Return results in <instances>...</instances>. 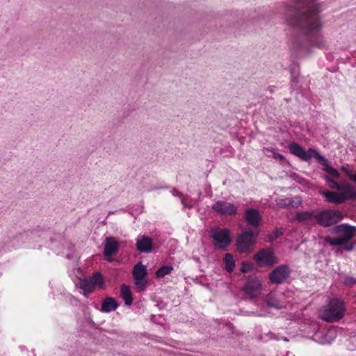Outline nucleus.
Segmentation results:
<instances>
[{"mask_svg":"<svg viewBox=\"0 0 356 356\" xmlns=\"http://www.w3.org/2000/svg\"><path fill=\"white\" fill-rule=\"evenodd\" d=\"M352 243V244H354V247H355V246H356V241H354V242H353V243Z\"/></svg>","mask_w":356,"mask_h":356,"instance_id":"obj_40","label":"nucleus"},{"mask_svg":"<svg viewBox=\"0 0 356 356\" xmlns=\"http://www.w3.org/2000/svg\"><path fill=\"white\" fill-rule=\"evenodd\" d=\"M259 233L252 231L242 232L236 240V249L240 253H248L252 251L256 243V237Z\"/></svg>","mask_w":356,"mask_h":356,"instance_id":"obj_5","label":"nucleus"},{"mask_svg":"<svg viewBox=\"0 0 356 356\" xmlns=\"http://www.w3.org/2000/svg\"><path fill=\"white\" fill-rule=\"evenodd\" d=\"M173 270V268L171 266H163L159 268L156 273L157 277H163L166 275L170 274Z\"/></svg>","mask_w":356,"mask_h":356,"instance_id":"obj_25","label":"nucleus"},{"mask_svg":"<svg viewBox=\"0 0 356 356\" xmlns=\"http://www.w3.org/2000/svg\"><path fill=\"white\" fill-rule=\"evenodd\" d=\"M350 179L356 184V173L355 175L350 176Z\"/></svg>","mask_w":356,"mask_h":356,"instance_id":"obj_35","label":"nucleus"},{"mask_svg":"<svg viewBox=\"0 0 356 356\" xmlns=\"http://www.w3.org/2000/svg\"><path fill=\"white\" fill-rule=\"evenodd\" d=\"M332 232L339 235V237L326 236L325 241L332 246L344 245L354 238L356 234V227L343 223L335 226L332 229Z\"/></svg>","mask_w":356,"mask_h":356,"instance_id":"obj_3","label":"nucleus"},{"mask_svg":"<svg viewBox=\"0 0 356 356\" xmlns=\"http://www.w3.org/2000/svg\"><path fill=\"white\" fill-rule=\"evenodd\" d=\"M136 248L140 252H150L152 250V240L147 236L139 237L136 242Z\"/></svg>","mask_w":356,"mask_h":356,"instance_id":"obj_16","label":"nucleus"},{"mask_svg":"<svg viewBox=\"0 0 356 356\" xmlns=\"http://www.w3.org/2000/svg\"><path fill=\"white\" fill-rule=\"evenodd\" d=\"M301 201L297 197L293 198L286 197L280 199L277 202V204L280 207L286 209L298 207Z\"/></svg>","mask_w":356,"mask_h":356,"instance_id":"obj_18","label":"nucleus"},{"mask_svg":"<svg viewBox=\"0 0 356 356\" xmlns=\"http://www.w3.org/2000/svg\"><path fill=\"white\" fill-rule=\"evenodd\" d=\"M104 280L102 275L99 272H95L88 280H85L84 287H81V289H91L90 288L95 287L102 288L104 286Z\"/></svg>","mask_w":356,"mask_h":356,"instance_id":"obj_12","label":"nucleus"},{"mask_svg":"<svg viewBox=\"0 0 356 356\" xmlns=\"http://www.w3.org/2000/svg\"><path fill=\"white\" fill-rule=\"evenodd\" d=\"M147 274L146 267L140 263L137 264L133 270V277L136 280L137 285L141 284L142 286H145L143 280Z\"/></svg>","mask_w":356,"mask_h":356,"instance_id":"obj_17","label":"nucleus"},{"mask_svg":"<svg viewBox=\"0 0 356 356\" xmlns=\"http://www.w3.org/2000/svg\"><path fill=\"white\" fill-rule=\"evenodd\" d=\"M248 291V292H249V294H250V295H252V293L253 292H257V291H252V290H250V291Z\"/></svg>","mask_w":356,"mask_h":356,"instance_id":"obj_39","label":"nucleus"},{"mask_svg":"<svg viewBox=\"0 0 356 356\" xmlns=\"http://www.w3.org/2000/svg\"><path fill=\"white\" fill-rule=\"evenodd\" d=\"M323 170L326 172L329 175L328 176L330 177H332L335 179H339L340 177L339 172L337 169L330 165V163H327L324 167H323Z\"/></svg>","mask_w":356,"mask_h":356,"instance_id":"obj_24","label":"nucleus"},{"mask_svg":"<svg viewBox=\"0 0 356 356\" xmlns=\"http://www.w3.org/2000/svg\"><path fill=\"white\" fill-rule=\"evenodd\" d=\"M253 259L259 267H271L278 263V259L275 256L272 248H262L253 256Z\"/></svg>","mask_w":356,"mask_h":356,"instance_id":"obj_6","label":"nucleus"},{"mask_svg":"<svg viewBox=\"0 0 356 356\" xmlns=\"http://www.w3.org/2000/svg\"><path fill=\"white\" fill-rule=\"evenodd\" d=\"M334 330H329V331L327 332V336L330 337H333V334H334Z\"/></svg>","mask_w":356,"mask_h":356,"instance_id":"obj_34","label":"nucleus"},{"mask_svg":"<svg viewBox=\"0 0 356 356\" xmlns=\"http://www.w3.org/2000/svg\"><path fill=\"white\" fill-rule=\"evenodd\" d=\"M354 244H352L351 243L349 244L347 243L344 247V250L346 252H351L354 250Z\"/></svg>","mask_w":356,"mask_h":356,"instance_id":"obj_31","label":"nucleus"},{"mask_svg":"<svg viewBox=\"0 0 356 356\" xmlns=\"http://www.w3.org/2000/svg\"><path fill=\"white\" fill-rule=\"evenodd\" d=\"M340 191H341V194H343L346 197V200L348 199L356 200V191L350 184H343Z\"/></svg>","mask_w":356,"mask_h":356,"instance_id":"obj_21","label":"nucleus"},{"mask_svg":"<svg viewBox=\"0 0 356 356\" xmlns=\"http://www.w3.org/2000/svg\"><path fill=\"white\" fill-rule=\"evenodd\" d=\"M83 295L84 296H87L88 294H89L92 291L90 290H88V291H83Z\"/></svg>","mask_w":356,"mask_h":356,"instance_id":"obj_37","label":"nucleus"},{"mask_svg":"<svg viewBox=\"0 0 356 356\" xmlns=\"http://www.w3.org/2000/svg\"><path fill=\"white\" fill-rule=\"evenodd\" d=\"M316 1L291 0L286 21L289 25L303 31L312 46L323 49L327 42L321 33V10Z\"/></svg>","mask_w":356,"mask_h":356,"instance_id":"obj_1","label":"nucleus"},{"mask_svg":"<svg viewBox=\"0 0 356 356\" xmlns=\"http://www.w3.org/2000/svg\"><path fill=\"white\" fill-rule=\"evenodd\" d=\"M259 286H260V284H259L257 288H255L254 289H260ZM241 289L245 290V289H247L245 287H243ZM250 289H253L250 288Z\"/></svg>","mask_w":356,"mask_h":356,"instance_id":"obj_38","label":"nucleus"},{"mask_svg":"<svg viewBox=\"0 0 356 356\" xmlns=\"http://www.w3.org/2000/svg\"><path fill=\"white\" fill-rule=\"evenodd\" d=\"M298 223L308 226L316 225V212L314 210L297 212L295 216Z\"/></svg>","mask_w":356,"mask_h":356,"instance_id":"obj_10","label":"nucleus"},{"mask_svg":"<svg viewBox=\"0 0 356 356\" xmlns=\"http://www.w3.org/2000/svg\"><path fill=\"white\" fill-rule=\"evenodd\" d=\"M343 284L347 287H353L356 284V278L352 276L346 275L343 278Z\"/></svg>","mask_w":356,"mask_h":356,"instance_id":"obj_29","label":"nucleus"},{"mask_svg":"<svg viewBox=\"0 0 356 356\" xmlns=\"http://www.w3.org/2000/svg\"><path fill=\"white\" fill-rule=\"evenodd\" d=\"M120 289H122V290H124V289H129V286H127L126 284H122V285L121 286Z\"/></svg>","mask_w":356,"mask_h":356,"instance_id":"obj_36","label":"nucleus"},{"mask_svg":"<svg viewBox=\"0 0 356 356\" xmlns=\"http://www.w3.org/2000/svg\"><path fill=\"white\" fill-rule=\"evenodd\" d=\"M324 179L331 188L336 189L340 191L341 187L343 186V184L338 183L337 181H334L327 175H325Z\"/></svg>","mask_w":356,"mask_h":356,"instance_id":"obj_27","label":"nucleus"},{"mask_svg":"<svg viewBox=\"0 0 356 356\" xmlns=\"http://www.w3.org/2000/svg\"><path fill=\"white\" fill-rule=\"evenodd\" d=\"M225 264V269L227 272L231 273L234 271L236 266V261L232 254L226 253L222 259Z\"/></svg>","mask_w":356,"mask_h":356,"instance_id":"obj_20","label":"nucleus"},{"mask_svg":"<svg viewBox=\"0 0 356 356\" xmlns=\"http://www.w3.org/2000/svg\"><path fill=\"white\" fill-rule=\"evenodd\" d=\"M212 209L220 216H235L237 207L227 201L218 200L212 205Z\"/></svg>","mask_w":356,"mask_h":356,"instance_id":"obj_9","label":"nucleus"},{"mask_svg":"<svg viewBox=\"0 0 356 356\" xmlns=\"http://www.w3.org/2000/svg\"><path fill=\"white\" fill-rule=\"evenodd\" d=\"M343 216L336 209H324L316 213V224L322 227H330L340 222Z\"/></svg>","mask_w":356,"mask_h":356,"instance_id":"obj_4","label":"nucleus"},{"mask_svg":"<svg viewBox=\"0 0 356 356\" xmlns=\"http://www.w3.org/2000/svg\"><path fill=\"white\" fill-rule=\"evenodd\" d=\"M289 149L290 152L305 161L310 160L309 155V149L306 151L298 143L292 142L289 145Z\"/></svg>","mask_w":356,"mask_h":356,"instance_id":"obj_14","label":"nucleus"},{"mask_svg":"<svg viewBox=\"0 0 356 356\" xmlns=\"http://www.w3.org/2000/svg\"><path fill=\"white\" fill-rule=\"evenodd\" d=\"M345 311L343 300L334 298L330 300L327 305L322 308L318 317L326 322H337L343 318Z\"/></svg>","mask_w":356,"mask_h":356,"instance_id":"obj_2","label":"nucleus"},{"mask_svg":"<svg viewBox=\"0 0 356 356\" xmlns=\"http://www.w3.org/2000/svg\"><path fill=\"white\" fill-rule=\"evenodd\" d=\"M341 170H342L343 172H344L348 175V178H349V179H350V176H351V175H355V174H352V173L350 172V170H348V168H347L346 166H344V165H343V166L341 167Z\"/></svg>","mask_w":356,"mask_h":356,"instance_id":"obj_32","label":"nucleus"},{"mask_svg":"<svg viewBox=\"0 0 356 356\" xmlns=\"http://www.w3.org/2000/svg\"><path fill=\"white\" fill-rule=\"evenodd\" d=\"M274 156H275V158H278L280 160H284V156L282 154H280L279 153L275 154Z\"/></svg>","mask_w":356,"mask_h":356,"instance_id":"obj_33","label":"nucleus"},{"mask_svg":"<svg viewBox=\"0 0 356 356\" xmlns=\"http://www.w3.org/2000/svg\"><path fill=\"white\" fill-rule=\"evenodd\" d=\"M118 307L117 301L111 298H106L102 303V311L104 312H110L115 311Z\"/></svg>","mask_w":356,"mask_h":356,"instance_id":"obj_19","label":"nucleus"},{"mask_svg":"<svg viewBox=\"0 0 356 356\" xmlns=\"http://www.w3.org/2000/svg\"><path fill=\"white\" fill-rule=\"evenodd\" d=\"M211 237L213 239L216 248L225 250L231 243L230 231L227 228L220 229L214 232Z\"/></svg>","mask_w":356,"mask_h":356,"instance_id":"obj_8","label":"nucleus"},{"mask_svg":"<svg viewBox=\"0 0 356 356\" xmlns=\"http://www.w3.org/2000/svg\"><path fill=\"white\" fill-rule=\"evenodd\" d=\"M119 243L114 237H107L105 240L104 254L108 261H111V256L115 255L119 250Z\"/></svg>","mask_w":356,"mask_h":356,"instance_id":"obj_11","label":"nucleus"},{"mask_svg":"<svg viewBox=\"0 0 356 356\" xmlns=\"http://www.w3.org/2000/svg\"><path fill=\"white\" fill-rule=\"evenodd\" d=\"M266 303L270 307H275L277 309H281L283 307L282 304L280 302V300H277V296L273 292H270L268 294Z\"/></svg>","mask_w":356,"mask_h":356,"instance_id":"obj_22","label":"nucleus"},{"mask_svg":"<svg viewBox=\"0 0 356 356\" xmlns=\"http://www.w3.org/2000/svg\"><path fill=\"white\" fill-rule=\"evenodd\" d=\"M253 264L251 262L243 261L241 264L240 271L242 273L250 272L252 270Z\"/></svg>","mask_w":356,"mask_h":356,"instance_id":"obj_28","label":"nucleus"},{"mask_svg":"<svg viewBox=\"0 0 356 356\" xmlns=\"http://www.w3.org/2000/svg\"><path fill=\"white\" fill-rule=\"evenodd\" d=\"M309 155L310 156V159L312 157L315 158L318 163H321L323 167H324L325 165L329 163V161L324 156L321 155L317 151H316L314 149H309Z\"/></svg>","mask_w":356,"mask_h":356,"instance_id":"obj_23","label":"nucleus"},{"mask_svg":"<svg viewBox=\"0 0 356 356\" xmlns=\"http://www.w3.org/2000/svg\"><path fill=\"white\" fill-rule=\"evenodd\" d=\"M321 195L325 198L326 202L341 204L346 201V197L343 194L335 191H325L321 192Z\"/></svg>","mask_w":356,"mask_h":356,"instance_id":"obj_15","label":"nucleus"},{"mask_svg":"<svg viewBox=\"0 0 356 356\" xmlns=\"http://www.w3.org/2000/svg\"><path fill=\"white\" fill-rule=\"evenodd\" d=\"M120 297L124 301V304L126 305H131L133 302V296L131 291H121Z\"/></svg>","mask_w":356,"mask_h":356,"instance_id":"obj_26","label":"nucleus"},{"mask_svg":"<svg viewBox=\"0 0 356 356\" xmlns=\"http://www.w3.org/2000/svg\"><path fill=\"white\" fill-rule=\"evenodd\" d=\"M245 218L248 225L252 227H258L261 221V216L255 209H248L245 211Z\"/></svg>","mask_w":356,"mask_h":356,"instance_id":"obj_13","label":"nucleus"},{"mask_svg":"<svg viewBox=\"0 0 356 356\" xmlns=\"http://www.w3.org/2000/svg\"><path fill=\"white\" fill-rule=\"evenodd\" d=\"M273 234L274 236V238H277L278 237H280L281 235L283 234L282 229H281V228L275 229V230L273 232Z\"/></svg>","mask_w":356,"mask_h":356,"instance_id":"obj_30","label":"nucleus"},{"mask_svg":"<svg viewBox=\"0 0 356 356\" xmlns=\"http://www.w3.org/2000/svg\"><path fill=\"white\" fill-rule=\"evenodd\" d=\"M291 270L287 264L277 266L269 274L268 278L271 283L279 284L286 282L290 277Z\"/></svg>","mask_w":356,"mask_h":356,"instance_id":"obj_7","label":"nucleus"}]
</instances>
